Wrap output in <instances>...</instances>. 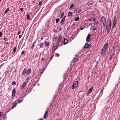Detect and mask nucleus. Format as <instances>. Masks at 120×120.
<instances>
[{"label": "nucleus", "instance_id": "1", "mask_svg": "<svg viewBox=\"0 0 120 120\" xmlns=\"http://www.w3.org/2000/svg\"><path fill=\"white\" fill-rule=\"evenodd\" d=\"M78 81H75L73 84V85L72 86V88L74 89L76 88L78 86Z\"/></svg>", "mask_w": 120, "mask_h": 120}, {"label": "nucleus", "instance_id": "2", "mask_svg": "<svg viewBox=\"0 0 120 120\" xmlns=\"http://www.w3.org/2000/svg\"><path fill=\"white\" fill-rule=\"evenodd\" d=\"M64 12L63 10H61L60 12L59 17L60 18H62L63 16Z\"/></svg>", "mask_w": 120, "mask_h": 120}, {"label": "nucleus", "instance_id": "3", "mask_svg": "<svg viewBox=\"0 0 120 120\" xmlns=\"http://www.w3.org/2000/svg\"><path fill=\"white\" fill-rule=\"evenodd\" d=\"M93 87H91L88 90L87 93L86 94V95L88 96L92 92V90L93 89Z\"/></svg>", "mask_w": 120, "mask_h": 120}, {"label": "nucleus", "instance_id": "4", "mask_svg": "<svg viewBox=\"0 0 120 120\" xmlns=\"http://www.w3.org/2000/svg\"><path fill=\"white\" fill-rule=\"evenodd\" d=\"M116 18L115 16L113 18L112 28H113L114 26L115 25L116 23Z\"/></svg>", "mask_w": 120, "mask_h": 120}, {"label": "nucleus", "instance_id": "5", "mask_svg": "<svg viewBox=\"0 0 120 120\" xmlns=\"http://www.w3.org/2000/svg\"><path fill=\"white\" fill-rule=\"evenodd\" d=\"M100 21L102 23L106 22V19L105 17L103 16H102L101 18Z\"/></svg>", "mask_w": 120, "mask_h": 120}, {"label": "nucleus", "instance_id": "6", "mask_svg": "<svg viewBox=\"0 0 120 120\" xmlns=\"http://www.w3.org/2000/svg\"><path fill=\"white\" fill-rule=\"evenodd\" d=\"M91 36V34H89L87 37L86 41L87 42H89L90 41V38Z\"/></svg>", "mask_w": 120, "mask_h": 120}, {"label": "nucleus", "instance_id": "7", "mask_svg": "<svg viewBox=\"0 0 120 120\" xmlns=\"http://www.w3.org/2000/svg\"><path fill=\"white\" fill-rule=\"evenodd\" d=\"M91 46L89 44L86 43L85 44L84 46V47L85 48H89L91 47Z\"/></svg>", "mask_w": 120, "mask_h": 120}, {"label": "nucleus", "instance_id": "8", "mask_svg": "<svg viewBox=\"0 0 120 120\" xmlns=\"http://www.w3.org/2000/svg\"><path fill=\"white\" fill-rule=\"evenodd\" d=\"M66 16H64L61 19L60 22V24L61 25H62L64 23V21L65 20V19Z\"/></svg>", "mask_w": 120, "mask_h": 120}, {"label": "nucleus", "instance_id": "9", "mask_svg": "<svg viewBox=\"0 0 120 120\" xmlns=\"http://www.w3.org/2000/svg\"><path fill=\"white\" fill-rule=\"evenodd\" d=\"M26 83L27 82H24L22 84L21 86V87L20 88V89H23L25 87V86Z\"/></svg>", "mask_w": 120, "mask_h": 120}, {"label": "nucleus", "instance_id": "10", "mask_svg": "<svg viewBox=\"0 0 120 120\" xmlns=\"http://www.w3.org/2000/svg\"><path fill=\"white\" fill-rule=\"evenodd\" d=\"M48 115V111H45L44 115L43 116V118L44 119H46L48 117V116L47 114Z\"/></svg>", "mask_w": 120, "mask_h": 120}, {"label": "nucleus", "instance_id": "11", "mask_svg": "<svg viewBox=\"0 0 120 120\" xmlns=\"http://www.w3.org/2000/svg\"><path fill=\"white\" fill-rule=\"evenodd\" d=\"M73 61L76 62L78 61L77 56V55H75V57L74 58L73 60Z\"/></svg>", "mask_w": 120, "mask_h": 120}, {"label": "nucleus", "instance_id": "12", "mask_svg": "<svg viewBox=\"0 0 120 120\" xmlns=\"http://www.w3.org/2000/svg\"><path fill=\"white\" fill-rule=\"evenodd\" d=\"M68 41L65 38H64V41L63 42V44L64 45H65L68 43Z\"/></svg>", "mask_w": 120, "mask_h": 120}, {"label": "nucleus", "instance_id": "13", "mask_svg": "<svg viewBox=\"0 0 120 120\" xmlns=\"http://www.w3.org/2000/svg\"><path fill=\"white\" fill-rule=\"evenodd\" d=\"M49 43L47 41H45V45L46 47H47L49 45Z\"/></svg>", "mask_w": 120, "mask_h": 120}, {"label": "nucleus", "instance_id": "14", "mask_svg": "<svg viewBox=\"0 0 120 120\" xmlns=\"http://www.w3.org/2000/svg\"><path fill=\"white\" fill-rule=\"evenodd\" d=\"M15 93H16L15 89L14 88L13 90L12 91V93H14V96H13L14 97H15Z\"/></svg>", "mask_w": 120, "mask_h": 120}, {"label": "nucleus", "instance_id": "15", "mask_svg": "<svg viewBox=\"0 0 120 120\" xmlns=\"http://www.w3.org/2000/svg\"><path fill=\"white\" fill-rule=\"evenodd\" d=\"M31 70L30 69H28L26 72V74L28 75L31 72Z\"/></svg>", "mask_w": 120, "mask_h": 120}, {"label": "nucleus", "instance_id": "16", "mask_svg": "<svg viewBox=\"0 0 120 120\" xmlns=\"http://www.w3.org/2000/svg\"><path fill=\"white\" fill-rule=\"evenodd\" d=\"M26 69H24L22 71V75H24L26 74Z\"/></svg>", "mask_w": 120, "mask_h": 120}, {"label": "nucleus", "instance_id": "17", "mask_svg": "<svg viewBox=\"0 0 120 120\" xmlns=\"http://www.w3.org/2000/svg\"><path fill=\"white\" fill-rule=\"evenodd\" d=\"M17 104V103H14L12 107V109H13L14 107H15Z\"/></svg>", "mask_w": 120, "mask_h": 120}, {"label": "nucleus", "instance_id": "18", "mask_svg": "<svg viewBox=\"0 0 120 120\" xmlns=\"http://www.w3.org/2000/svg\"><path fill=\"white\" fill-rule=\"evenodd\" d=\"M62 36L61 35H60L59 37V38L57 39V41H60L61 40L62 38Z\"/></svg>", "mask_w": 120, "mask_h": 120}, {"label": "nucleus", "instance_id": "19", "mask_svg": "<svg viewBox=\"0 0 120 120\" xmlns=\"http://www.w3.org/2000/svg\"><path fill=\"white\" fill-rule=\"evenodd\" d=\"M54 56V53L52 54H51V56L50 57V58L49 59L50 61L52 59L53 57Z\"/></svg>", "mask_w": 120, "mask_h": 120}, {"label": "nucleus", "instance_id": "20", "mask_svg": "<svg viewBox=\"0 0 120 120\" xmlns=\"http://www.w3.org/2000/svg\"><path fill=\"white\" fill-rule=\"evenodd\" d=\"M79 19V18L78 16H77L75 19L74 20L75 21H78Z\"/></svg>", "mask_w": 120, "mask_h": 120}, {"label": "nucleus", "instance_id": "21", "mask_svg": "<svg viewBox=\"0 0 120 120\" xmlns=\"http://www.w3.org/2000/svg\"><path fill=\"white\" fill-rule=\"evenodd\" d=\"M94 21L95 24L96 25L98 24V21L95 18Z\"/></svg>", "mask_w": 120, "mask_h": 120}, {"label": "nucleus", "instance_id": "22", "mask_svg": "<svg viewBox=\"0 0 120 120\" xmlns=\"http://www.w3.org/2000/svg\"><path fill=\"white\" fill-rule=\"evenodd\" d=\"M95 18H91L90 19H89V21H93L94 20Z\"/></svg>", "mask_w": 120, "mask_h": 120}, {"label": "nucleus", "instance_id": "23", "mask_svg": "<svg viewBox=\"0 0 120 120\" xmlns=\"http://www.w3.org/2000/svg\"><path fill=\"white\" fill-rule=\"evenodd\" d=\"M27 19L28 20H30V16L29 14H27L26 15Z\"/></svg>", "mask_w": 120, "mask_h": 120}, {"label": "nucleus", "instance_id": "24", "mask_svg": "<svg viewBox=\"0 0 120 120\" xmlns=\"http://www.w3.org/2000/svg\"><path fill=\"white\" fill-rule=\"evenodd\" d=\"M78 9L77 8H74V10L73 11V12L74 13H75L78 10Z\"/></svg>", "mask_w": 120, "mask_h": 120}, {"label": "nucleus", "instance_id": "25", "mask_svg": "<svg viewBox=\"0 0 120 120\" xmlns=\"http://www.w3.org/2000/svg\"><path fill=\"white\" fill-rule=\"evenodd\" d=\"M9 8H7L5 10V12L4 13V14H6L9 11Z\"/></svg>", "mask_w": 120, "mask_h": 120}, {"label": "nucleus", "instance_id": "26", "mask_svg": "<svg viewBox=\"0 0 120 120\" xmlns=\"http://www.w3.org/2000/svg\"><path fill=\"white\" fill-rule=\"evenodd\" d=\"M72 13L71 12H69L68 14V15L69 16H71L72 15Z\"/></svg>", "mask_w": 120, "mask_h": 120}, {"label": "nucleus", "instance_id": "27", "mask_svg": "<svg viewBox=\"0 0 120 120\" xmlns=\"http://www.w3.org/2000/svg\"><path fill=\"white\" fill-rule=\"evenodd\" d=\"M60 41H57V43H56V45L57 46H58V47H59L60 46L59 45H60V44L59 42Z\"/></svg>", "mask_w": 120, "mask_h": 120}, {"label": "nucleus", "instance_id": "28", "mask_svg": "<svg viewBox=\"0 0 120 120\" xmlns=\"http://www.w3.org/2000/svg\"><path fill=\"white\" fill-rule=\"evenodd\" d=\"M74 5L73 4H72L71 5L70 7V9H71L74 7Z\"/></svg>", "mask_w": 120, "mask_h": 120}, {"label": "nucleus", "instance_id": "29", "mask_svg": "<svg viewBox=\"0 0 120 120\" xmlns=\"http://www.w3.org/2000/svg\"><path fill=\"white\" fill-rule=\"evenodd\" d=\"M103 89H102L101 90L100 94V95H101V96L103 94Z\"/></svg>", "mask_w": 120, "mask_h": 120}, {"label": "nucleus", "instance_id": "30", "mask_svg": "<svg viewBox=\"0 0 120 120\" xmlns=\"http://www.w3.org/2000/svg\"><path fill=\"white\" fill-rule=\"evenodd\" d=\"M60 19L59 18L56 19V23H57L59 22V21L60 20Z\"/></svg>", "mask_w": 120, "mask_h": 120}, {"label": "nucleus", "instance_id": "31", "mask_svg": "<svg viewBox=\"0 0 120 120\" xmlns=\"http://www.w3.org/2000/svg\"><path fill=\"white\" fill-rule=\"evenodd\" d=\"M43 43H41V45H40V48H43Z\"/></svg>", "mask_w": 120, "mask_h": 120}, {"label": "nucleus", "instance_id": "32", "mask_svg": "<svg viewBox=\"0 0 120 120\" xmlns=\"http://www.w3.org/2000/svg\"><path fill=\"white\" fill-rule=\"evenodd\" d=\"M50 25V23L49 22H48L46 24V26L48 27Z\"/></svg>", "mask_w": 120, "mask_h": 120}, {"label": "nucleus", "instance_id": "33", "mask_svg": "<svg viewBox=\"0 0 120 120\" xmlns=\"http://www.w3.org/2000/svg\"><path fill=\"white\" fill-rule=\"evenodd\" d=\"M17 49V48L16 47H15L13 49V52L14 53H15L16 52V49Z\"/></svg>", "mask_w": 120, "mask_h": 120}, {"label": "nucleus", "instance_id": "34", "mask_svg": "<svg viewBox=\"0 0 120 120\" xmlns=\"http://www.w3.org/2000/svg\"><path fill=\"white\" fill-rule=\"evenodd\" d=\"M111 20H110L109 22V26H111Z\"/></svg>", "mask_w": 120, "mask_h": 120}, {"label": "nucleus", "instance_id": "35", "mask_svg": "<svg viewBox=\"0 0 120 120\" xmlns=\"http://www.w3.org/2000/svg\"><path fill=\"white\" fill-rule=\"evenodd\" d=\"M16 84V82L14 81H13L12 83V85H15Z\"/></svg>", "mask_w": 120, "mask_h": 120}, {"label": "nucleus", "instance_id": "36", "mask_svg": "<svg viewBox=\"0 0 120 120\" xmlns=\"http://www.w3.org/2000/svg\"><path fill=\"white\" fill-rule=\"evenodd\" d=\"M22 101V100H18L17 101V102L18 103H20Z\"/></svg>", "mask_w": 120, "mask_h": 120}, {"label": "nucleus", "instance_id": "37", "mask_svg": "<svg viewBox=\"0 0 120 120\" xmlns=\"http://www.w3.org/2000/svg\"><path fill=\"white\" fill-rule=\"evenodd\" d=\"M53 48L54 51L57 48V47L55 46H54L53 47Z\"/></svg>", "mask_w": 120, "mask_h": 120}, {"label": "nucleus", "instance_id": "38", "mask_svg": "<svg viewBox=\"0 0 120 120\" xmlns=\"http://www.w3.org/2000/svg\"><path fill=\"white\" fill-rule=\"evenodd\" d=\"M108 45V43H106L105 45L104 46V47L105 48H106L107 47Z\"/></svg>", "mask_w": 120, "mask_h": 120}, {"label": "nucleus", "instance_id": "39", "mask_svg": "<svg viewBox=\"0 0 120 120\" xmlns=\"http://www.w3.org/2000/svg\"><path fill=\"white\" fill-rule=\"evenodd\" d=\"M86 4L88 6H89L90 5H91L92 4V3H87Z\"/></svg>", "mask_w": 120, "mask_h": 120}, {"label": "nucleus", "instance_id": "40", "mask_svg": "<svg viewBox=\"0 0 120 120\" xmlns=\"http://www.w3.org/2000/svg\"><path fill=\"white\" fill-rule=\"evenodd\" d=\"M34 43H35V42H34L33 43V45H32V46L31 47V49H33L34 48Z\"/></svg>", "mask_w": 120, "mask_h": 120}, {"label": "nucleus", "instance_id": "41", "mask_svg": "<svg viewBox=\"0 0 120 120\" xmlns=\"http://www.w3.org/2000/svg\"><path fill=\"white\" fill-rule=\"evenodd\" d=\"M66 74H64V75H63V77L64 79H66L65 78L66 76Z\"/></svg>", "mask_w": 120, "mask_h": 120}, {"label": "nucleus", "instance_id": "42", "mask_svg": "<svg viewBox=\"0 0 120 120\" xmlns=\"http://www.w3.org/2000/svg\"><path fill=\"white\" fill-rule=\"evenodd\" d=\"M111 27V26H108L107 27V29L110 30Z\"/></svg>", "mask_w": 120, "mask_h": 120}, {"label": "nucleus", "instance_id": "43", "mask_svg": "<svg viewBox=\"0 0 120 120\" xmlns=\"http://www.w3.org/2000/svg\"><path fill=\"white\" fill-rule=\"evenodd\" d=\"M115 51L114 47H113V48L112 49L111 51H113V52H114Z\"/></svg>", "mask_w": 120, "mask_h": 120}, {"label": "nucleus", "instance_id": "44", "mask_svg": "<svg viewBox=\"0 0 120 120\" xmlns=\"http://www.w3.org/2000/svg\"><path fill=\"white\" fill-rule=\"evenodd\" d=\"M112 54L110 55V59H112Z\"/></svg>", "mask_w": 120, "mask_h": 120}, {"label": "nucleus", "instance_id": "45", "mask_svg": "<svg viewBox=\"0 0 120 120\" xmlns=\"http://www.w3.org/2000/svg\"><path fill=\"white\" fill-rule=\"evenodd\" d=\"M3 117L4 118H7L6 115V114H5L3 115Z\"/></svg>", "mask_w": 120, "mask_h": 120}, {"label": "nucleus", "instance_id": "46", "mask_svg": "<svg viewBox=\"0 0 120 120\" xmlns=\"http://www.w3.org/2000/svg\"><path fill=\"white\" fill-rule=\"evenodd\" d=\"M31 90L32 89H31V88H30V89H28V91L29 93H30L31 91Z\"/></svg>", "mask_w": 120, "mask_h": 120}, {"label": "nucleus", "instance_id": "47", "mask_svg": "<svg viewBox=\"0 0 120 120\" xmlns=\"http://www.w3.org/2000/svg\"><path fill=\"white\" fill-rule=\"evenodd\" d=\"M106 49V48H104L103 47V48L102 49V50L103 51H105V50Z\"/></svg>", "mask_w": 120, "mask_h": 120}, {"label": "nucleus", "instance_id": "48", "mask_svg": "<svg viewBox=\"0 0 120 120\" xmlns=\"http://www.w3.org/2000/svg\"><path fill=\"white\" fill-rule=\"evenodd\" d=\"M3 114V113L2 112H0V117L2 116Z\"/></svg>", "mask_w": 120, "mask_h": 120}, {"label": "nucleus", "instance_id": "49", "mask_svg": "<svg viewBox=\"0 0 120 120\" xmlns=\"http://www.w3.org/2000/svg\"><path fill=\"white\" fill-rule=\"evenodd\" d=\"M25 51H23L21 53V55H22L25 52Z\"/></svg>", "mask_w": 120, "mask_h": 120}, {"label": "nucleus", "instance_id": "50", "mask_svg": "<svg viewBox=\"0 0 120 120\" xmlns=\"http://www.w3.org/2000/svg\"><path fill=\"white\" fill-rule=\"evenodd\" d=\"M41 4H42V2H41V1H40L38 5H40Z\"/></svg>", "mask_w": 120, "mask_h": 120}, {"label": "nucleus", "instance_id": "51", "mask_svg": "<svg viewBox=\"0 0 120 120\" xmlns=\"http://www.w3.org/2000/svg\"><path fill=\"white\" fill-rule=\"evenodd\" d=\"M2 35V32H0V38L1 37Z\"/></svg>", "mask_w": 120, "mask_h": 120}, {"label": "nucleus", "instance_id": "52", "mask_svg": "<svg viewBox=\"0 0 120 120\" xmlns=\"http://www.w3.org/2000/svg\"><path fill=\"white\" fill-rule=\"evenodd\" d=\"M97 29V27L96 26L95 27V28L94 29H93V30H96Z\"/></svg>", "mask_w": 120, "mask_h": 120}, {"label": "nucleus", "instance_id": "53", "mask_svg": "<svg viewBox=\"0 0 120 120\" xmlns=\"http://www.w3.org/2000/svg\"><path fill=\"white\" fill-rule=\"evenodd\" d=\"M84 27H83V28H82V26H81L80 28V29L81 30H83L84 28Z\"/></svg>", "mask_w": 120, "mask_h": 120}, {"label": "nucleus", "instance_id": "54", "mask_svg": "<svg viewBox=\"0 0 120 120\" xmlns=\"http://www.w3.org/2000/svg\"><path fill=\"white\" fill-rule=\"evenodd\" d=\"M14 93H12L11 94V96L12 97V98L13 99V98H14Z\"/></svg>", "mask_w": 120, "mask_h": 120}, {"label": "nucleus", "instance_id": "55", "mask_svg": "<svg viewBox=\"0 0 120 120\" xmlns=\"http://www.w3.org/2000/svg\"><path fill=\"white\" fill-rule=\"evenodd\" d=\"M110 30L107 29V33H109V31Z\"/></svg>", "mask_w": 120, "mask_h": 120}, {"label": "nucleus", "instance_id": "56", "mask_svg": "<svg viewBox=\"0 0 120 120\" xmlns=\"http://www.w3.org/2000/svg\"><path fill=\"white\" fill-rule=\"evenodd\" d=\"M106 22H105V23H103V27H104L105 26V24Z\"/></svg>", "mask_w": 120, "mask_h": 120}, {"label": "nucleus", "instance_id": "57", "mask_svg": "<svg viewBox=\"0 0 120 120\" xmlns=\"http://www.w3.org/2000/svg\"><path fill=\"white\" fill-rule=\"evenodd\" d=\"M22 35H20L19 36V39L21 38L22 36Z\"/></svg>", "mask_w": 120, "mask_h": 120}, {"label": "nucleus", "instance_id": "58", "mask_svg": "<svg viewBox=\"0 0 120 120\" xmlns=\"http://www.w3.org/2000/svg\"><path fill=\"white\" fill-rule=\"evenodd\" d=\"M44 58H42L41 59V61H44Z\"/></svg>", "mask_w": 120, "mask_h": 120}, {"label": "nucleus", "instance_id": "59", "mask_svg": "<svg viewBox=\"0 0 120 120\" xmlns=\"http://www.w3.org/2000/svg\"><path fill=\"white\" fill-rule=\"evenodd\" d=\"M105 52V51H103L102 50V51L101 52V54H103Z\"/></svg>", "mask_w": 120, "mask_h": 120}, {"label": "nucleus", "instance_id": "60", "mask_svg": "<svg viewBox=\"0 0 120 120\" xmlns=\"http://www.w3.org/2000/svg\"><path fill=\"white\" fill-rule=\"evenodd\" d=\"M81 11V10H79L77 12V13H79Z\"/></svg>", "mask_w": 120, "mask_h": 120}, {"label": "nucleus", "instance_id": "61", "mask_svg": "<svg viewBox=\"0 0 120 120\" xmlns=\"http://www.w3.org/2000/svg\"><path fill=\"white\" fill-rule=\"evenodd\" d=\"M62 30V28L61 27H60L59 28V31H61Z\"/></svg>", "mask_w": 120, "mask_h": 120}, {"label": "nucleus", "instance_id": "62", "mask_svg": "<svg viewBox=\"0 0 120 120\" xmlns=\"http://www.w3.org/2000/svg\"><path fill=\"white\" fill-rule=\"evenodd\" d=\"M20 10L21 11H22L23 10V9L22 8H21L20 9Z\"/></svg>", "mask_w": 120, "mask_h": 120}, {"label": "nucleus", "instance_id": "63", "mask_svg": "<svg viewBox=\"0 0 120 120\" xmlns=\"http://www.w3.org/2000/svg\"><path fill=\"white\" fill-rule=\"evenodd\" d=\"M18 35H19L20 34V31L19 30L18 31Z\"/></svg>", "mask_w": 120, "mask_h": 120}, {"label": "nucleus", "instance_id": "64", "mask_svg": "<svg viewBox=\"0 0 120 120\" xmlns=\"http://www.w3.org/2000/svg\"><path fill=\"white\" fill-rule=\"evenodd\" d=\"M44 71H41V72H40V73H41V74H42L43 72Z\"/></svg>", "mask_w": 120, "mask_h": 120}]
</instances>
